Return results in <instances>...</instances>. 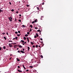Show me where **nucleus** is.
Wrapping results in <instances>:
<instances>
[{"label": "nucleus", "instance_id": "obj_25", "mask_svg": "<svg viewBox=\"0 0 73 73\" xmlns=\"http://www.w3.org/2000/svg\"><path fill=\"white\" fill-rule=\"evenodd\" d=\"M27 34L28 35H29V32H27Z\"/></svg>", "mask_w": 73, "mask_h": 73}, {"label": "nucleus", "instance_id": "obj_2", "mask_svg": "<svg viewBox=\"0 0 73 73\" xmlns=\"http://www.w3.org/2000/svg\"><path fill=\"white\" fill-rule=\"evenodd\" d=\"M9 45L10 47H12V44H11V43L9 44Z\"/></svg>", "mask_w": 73, "mask_h": 73}, {"label": "nucleus", "instance_id": "obj_63", "mask_svg": "<svg viewBox=\"0 0 73 73\" xmlns=\"http://www.w3.org/2000/svg\"><path fill=\"white\" fill-rule=\"evenodd\" d=\"M20 3V1H19V3Z\"/></svg>", "mask_w": 73, "mask_h": 73}, {"label": "nucleus", "instance_id": "obj_3", "mask_svg": "<svg viewBox=\"0 0 73 73\" xmlns=\"http://www.w3.org/2000/svg\"><path fill=\"white\" fill-rule=\"evenodd\" d=\"M20 52L22 53H25V51H23L20 50Z\"/></svg>", "mask_w": 73, "mask_h": 73}, {"label": "nucleus", "instance_id": "obj_62", "mask_svg": "<svg viewBox=\"0 0 73 73\" xmlns=\"http://www.w3.org/2000/svg\"><path fill=\"white\" fill-rule=\"evenodd\" d=\"M42 17H42H41V18L42 19Z\"/></svg>", "mask_w": 73, "mask_h": 73}, {"label": "nucleus", "instance_id": "obj_1", "mask_svg": "<svg viewBox=\"0 0 73 73\" xmlns=\"http://www.w3.org/2000/svg\"><path fill=\"white\" fill-rule=\"evenodd\" d=\"M9 21H12V18L11 17V16L10 17H9Z\"/></svg>", "mask_w": 73, "mask_h": 73}, {"label": "nucleus", "instance_id": "obj_36", "mask_svg": "<svg viewBox=\"0 0 73 73\" xmlns=\"http://www.w3.org/2000/svg\"><path fill=\"white\" fill-rule=\"evenodd\" d=\"M18 33H20V31H18Z\"/></svg>", "mask_w": 73, "mask_h": 73}, {"label": "nucleus", "instance_id": "obj_34", "mask_svg": "<svg viewBox=\"0 0 73 73\" xmlns=\"http://www.w3.org/2000/svg\"><path fill=\"white\" fill-rule=\"evenodd\" d=\"M15 34H17V32H15Z\"/></svg>", "mask_w": 73, "mask_h": 73}, {"label": "nucleus", "instance_id": "obj_38", "mask_svg": "<svg viewBox=\"0 0 73 73\" xmlns=\"http://www.w3.org/2000/svg\"><path fill=\"white\" fill-rule=\"evenodd\" d=\"M44 3L43 2L42 4V5H44Z\"/></svg>", "mask_w": 73, "mask_h": 73}, {"label": "nucleus", "instance_id": "obj_46", "mask_svg": "<svg viewBox=\"0 0 73 73\" xmlns=\"http://www.w3.org/2000/svg\"><path fill=\"white\" fill-rule=\"evenodd\" d=\"M18 68H20V66H18Z\"/></svg>", "mask_w": 73, "mask_h": 73}, {"label": "nucleus", "instance_id": "obj_24", "mask_svg": "<svg viewBox=\"0 0 73 73\" xmlns=\"http://www.w3.org/2000/svg\"><path fill=\"white\" fill-rule=\"evenodd\" d=\"M31 44H32V45H33V43L31 42Z\"/></svg>", "mask_w": 73, "mask_h": 73}, {"label": "nucleus", "instance_id": "obj_40", "mask_svg": "<svg viewBox=\"0 0 73 73\" xmlns=\"http://www.w3.org/2000/svg\"><path fill=\"white\" fill-rule=\"evenodd\" d=\"M38 45H36V47L38 48Z\"/></svg>", "mask_w": 73, "mask_h": 73}, {"label": "nucleus", "instance_id": "obj_43", "mask_svg": "<svg viewBox=\"0 0 73 73\" xmlns=\"http://www.w3.org/2000/svg\"><path fill=\"white\" fill-rule=\"evenodd\" d=\"M9 4H10V5H11V2H9Z\"/></svg>", "mask_w": 73, "mask_h": 73}, {"label": "nucleus", "instance_id": "obj_12", "mask_svg": "<svg viewBox=\"0 0 73 73\" xmlns=\"http://www.w3.org/2000/svg\"><path fill=\"white\" fill-rule=\"evenodd\" d=\"M37 32H41V31H40V30H37Z\"/></svg>", "mask_w": 73, "mask_h": 73}, {"label": "nucleus", "instance_id": "obj_45", "mask_svg": "<svg viewBox=\"0 0 73 73\" xmlns=\"http://www.w3.org/2000/svg\"><path fill=\"white\" fill-rule=\"evenodd\" d=\"M9 42H12V41H9Z\"/></svg>", "mask_w": 73, "mask_h": 73}, {"label": "nucleus", "instance_id": "obj_26", "mask_svg": "<svg viewBox=\"0 0 73 73\" xmlns=\"http://www.w3.org/2000/svg\"><path fill=\"white\" fill-rule=\"evenodd\" d=\"M29 67H30V68H33V66H30Z\"/></svg>", "mask_w": 73, "mask_h": 73}, {"label": "nucleus", "instance_id": "obj_33", "mask_svg": "<svg viewBox=\"0 0 73 73\" xmlns=\"http://www.w3.org/2000/svg\"><path fill=\"white\" fill-rule=\"evenodd\" d=\"M18 21H19V22H21V20L20 19H19V20H18Z\"/></svg>", "mask_w": 73, "mask_h": 73}, {"label": "nucleus", "instance_id": "obj_32", "mask_svg": "<svg viewBox=\"0 0 73 73\" xmlns=\"http://www.w3.org/2000/svg\"><path fill=\"white\" fill-rule=\"evenodd\" d=\"M36 21H37V20L36 19L35 20V21H34L35 22H36Z\"/></svg>", "mask_w": 73, "mask_h": 73}, {"label": "nucleus", "instance_id": "obj_52", "mask_svg": "<svg viewBox=\"0 0 73 73\" xmlns=\"http://www.w3.org/2000/svg\"><path fill=\"white\" fill-rule=\"evenodd\" d=\"M40 40H42V38H40Z\"/></svg>", "mask_w": 73, "mask_h": 73}, {"label": "nucleus", "instance_id": "obj_4", "mask_svg": "<svg viewBox=\"0 0 73 73\" xmlns=\"http://www.w3.org/2000/svg\"><path fill=\"white\" fill-rule=\"evenodd\" d=\"M18 47H19V48H22V46L20 45H18Z\"/></svg>", "mask_w": 73, "mask_h": 73}, {"label": "nucleus", "instance_id": "obj_58", "mask_svg": "<svg viewBox=\"0 0 73 73\" xmlns=\"http://www.w3.org/2000/svg\"><path fill=\"white\" fill-rule=\"evenodd\" d=\"M38 46L39 47H40V46Z\"/></svg>", "mask_w": 73, "mask_h": 73}, {"label": "nucleus", "instance_id": "obj_48", "mask_svg": "<svg viewBox=\"0 0 73 73\" xmlns=\"http://www.w3.org/2000/svg\"><path fill=\"white\" fill-rule=\"evenodd\" d=\"M35 47V46H34V45H33V48H34V47Z\"/></svg>", "mask_w": 73, "mask_h": 73}, {"label": "nucleus", "instance_id": "obj_57", "mask_svg": "<svg viewBox=\"0 0 73 73\" xmlns=\"http://www.w3.org/2000/svg\"><path fill=\"white\" fill-rule=\"evenodd\" d=\"M22 45H25V43L22 44Z\"/></svg>", "mask_w": 73, "mask_h": 73}, {"label": "nucleus", "instance_id": "obj_28", "mask_svg": "<svg viewBox=\"0 0 73 73\" xmlns=\"http://www.w3.org/2000/svg\"><path fill=\"white\" fill-rule=\"evenodd\" d=\"M27 7H29V5H27Z\"/></svg>", "mask_w": 73, "mask_h": 73}, {"label": "nucleus", "instance_id": "obj_10", "mask_svg": "<svg viewBox=\"0 0 73 73\" xmlns=\"http://www.w3.org/2000/svg\"><path fill=\"white\" fill-rule=\"evenodd\" d=\"M37 62V63H38V64L40 63V62L38 61H37V62Z\"/></svg>", "mask_w": 73, "mask_h": 73}, {"label": "nucleus", "instance_id": "obj_31", "mask_svg": "<svg viewBox=\"0 0 73 73\" xmlns=\"http://www.w3.org/2000/svg\"><path fill=\"white\" fill-rule=\"evenodd\" d=\"M11 11H12V12L14 11V10H13V9L11 10Z\"/></svg>", "mask_w": 73, "mask_h": 73}, {"label": "nucleus", "instance_id": "obj_17", "mask_svg": "<svg viewBox=\"0 0 73 73\" xmlns=\"http://www.w3.org/2000/svg\"><path fill=\"white\" fill-rule=\"evenodd\" d=\"M26 37H24V39L25 40H26Z\"/></svg>", "mask_w": 73, "mask_h": 73}, {"label": "nucleus", "instance_id": "obj_14", "mask_svg": "<svg viewBox=\"0 0 73 73\" xmlns=\"http://www.w3.org/2000/svg\"><path fill=\"white\" fill-rule=\"evenodd\" d=\"M29 26L30 27H31V28H32V27H33V26H32V25H30Z\"/></svg>", "mask_w": 73, "mask_h": 73}, {"label": "nucleus", "instance_id": "obj_7", "mask_svg": "<svg viewBox=\"0 0 73 73\" xmlns=\"http://www.w3.org/2000/svg\"><path fill=\"white\" fill-rule=\"evenodd\" d=\"M3 49H6V46H3Z\"/></svg>", "mask_w": 73, "mask_h": 73}, {"label": "nucleus", "instance_id": "obj_41", "mask_svg": "<svg viewBox=\"0 0 73 73\" xmlns=\"http://www.w3.org/2000/svg\"><path fill=\"white\" fill-rule=\"evenodd\" d=\"M35 29H37V27H34Z\"/></svg>", "mask_w": 73, "mask_h": 73}, {"label": "nucleus", "instance_id": "obj_30", "mask_svg": "<svg viewBox=\"0 0 73 73\" xmlns=\"http://www.w3.org/2000/svg\"><path fill=\"white\" fill-rule=\"evenodd\" d=\"M17 35L18 36V37L20 36V35H19L18 34H17Z\"/></svg>", "mask_w": 73, "mask_h": 73}, {"label": "nucleus", "instance_id": "obj_19", "mask_svg": "<svg viewBox=\"0 0 73 73\" xmlns=\"http://www.w3.org/2000/svg\"><path fill=\"white\" fill-rule=\"evenodd\" d=\"M4 40H6V38L5 37H4Z\"/></svg>", "mask_w": 73, "mask_h": 73}, {"label": "nucleus", "instance_id": "obj_37", "mask_svg": "<svg viewBox=\"0 0 73 73\" xmlns=\"http://www.w3.org/2000/svg\"><path fill=\"white\" fill-rule=\"evenodd\" d=\"M22 27H25V25H22Z\"/></svg>", "mask_w": 73, "mask_h": 73}, {"label": "nucleus", "instance_id": "obj_9", "mask_svg": "<svg viewBox=\"0 0 73 73\" xmlns=\"http://www.w3.org/2000/svg\"><path fill=\"white\" fill-rule=\"evenodd\" d=\"M27 48H28V51H29V49H30V48H29V47L28 46L27 47Z\"/></svg>", "mask_w": 73, "mask_h": 73}, {"label": "nucleus", "instance_id": "obj_27", "mask_svg": "<svg viewBox=\"0 0 73 73\" xmlns=\"http://www.w3.org/2000/svg\"><path fill=\"white\" fill-rule=\"evenodd\" d=\"M15 39L17 40V37H15Z\"/></svg>", "mask_w": 73, "mask_h": 73}, {"label": "nucleus", "instance_id": "obj_5", "mask_svg": "<svg viewBox=\"0 0 73 73\" xmlns=\"http://www.w3.org/2000/svg\"><path fill=\"white\" fill-rule=\"evenodd\" d=\"M17 45H14V48H15V47H17Z\"/></svg>", "mask_w": 73, "mask_h": 73}, {"label": "nucleus", "instance_id": "obj_44", "mask_svg": "<svg viewBox=\"0 0 73 73\" xmlns=\"http://www.w3.org/2000/svg\"><path fill=\"white\" fill-rule=\"evenodd\" d=\"M12 58L11 57V58H9V60H11V58Z\"/></svg>", "mask_w": 73, "mask_h": 73}, {"label": "nucleus", "instance_id": "obj_50", "mask_svg": "<svg viewBox=\"0 0 73 73\" xmlns=\"http://www.w3.org/2000/svg\"><path fill=\"white\" fill-rule=\"evenodd\" d=\"M37 9L38 10H39V8H38V7H37Z\"/></svg>", "mask_w": 73, "mask_h": 73}, {"label": "nucleus", "instance_id": "obj_47", "mask_svg": "<svg viewBox=\"0 0 73 73\" xmlns=\"http://www.w3.org/2000/svg\"><path fill=\"white\" fill-rule=\"evenodd\" d=\"M1 47H0V51H1Z\"/></svg>", "mask_w": 73, "mask_h": 73}, {"label": "nucleus", "instance_id": "obj_53", "mask_svg": "<svg viewBox=\"0 0 73 73\" xmlns=\"http://www.w3.org/2000/svg\"><path fill=\"white\" fill-rule=\"evenodd\" d=\"M27 72H28L29 71V70H27L26 71Z\"/></svg>", "mask_w": 73, "mask_h": 73}, {"label": "nucleus", "instance_id": "obj_15", "mask_svg": "<svg viewBox=\"0 0 73 73\" xmlns=\"http://www.w3.org/2000/svg\"><path fill=\"white\" fill-rule=\"evenodd\" d=\"M3 12V10H2L1 9H0V13Z\"/></svg>", "mask_w": 73, "mask_h": 73}, {"label": "nucleus", "instance_id": "obj_21", "mask_svg": "<svg viewBox=\"0 0 73 73\" xmlns=\"http://www.w3.org/2000/svg\"><path fill=\"white\" fill-rule=\"evenodd\" d=\"M21 42H22V43H24V41L23 40H21Z\"/></svg>", "mask_w": 73, "mask_h": 73}, {"label": "nucleus", "instance_id": "obj_8", "mask_svg": "<svg viewBox=\"0 0 73 73\" xmlns=\"http://www.w3.org/2000/svg\"><path fill=\"white\" fill-rule=\"evenodd\" d=\"M16 59L17 60V61H20V59H19L18 58H16Z\"/></svg>", "mask_w": 73, "mask_h": 73}, {"label": "nucleus", "instance_id": "obj_39", "mask_svg": "<svg viewBox=\"0 0 73 73\" xmlns=\"http://www.w3.org/2000/svg\"><path fill=\"white\" fill-rule=\"evenodd\" d=\"M36 37H37L36 36H34V38H36Z\"/></svg>", "mask_w": 73, "mask_h": 73}, {"label": "nucleus", "instance_id": "obj_35", "mask_svg": "<svg viewBox=\"0 0 73 73\" xmlns=\"http://www.w3.org/2000/svg\"><path fill=\"white\" fill-rule=\"evenodd\" d=\"M20 50H18V52L20 53Z\"/></svg>", "mask_w": 73, "mask_h": 73}, {"label": "nucleus", "instance_id": "obj_49", "mask_svg": "<svg viewBox=\"0 0 73 73\" xmlns=\"http://www.w3.org/2000/svg\"><path fill=\"white\" fill-rule=\"evenodd\" d=\"M7 33V35H9V34H8V33Z\"/></svg>", "mask_w": 73, "mask_h": 73}, {"label": "nucleus", "instance_id": "obj_55", "mask_svg": "<svg viewBox=\"0 0 73 73\" xmlns=\"http://www.w3.org/2000/svg\"><path fill=\"white\" fill-rule=\"evenodd\" d=\"M15 38H13V40H15Z\"/></svg>", "mask_w": 73, "mask_h": 73}, {"label": "nucleus", "instance_id": "obj_16", "mask_svg": "<svg viewBox=\"0 0 73 73\" xmlns=\"http://www.w3.org/2000/svg\"><path fill=\"white\" fill-rule=\"evenodd\" d=\"M25 37H27V36H28V35L27 34V35H25Z\"/></svg>", "mask_w": 73, "mask_h": 73}, {"label": "nucleus", "instance_id": "obj_60", "mask_svg": "<svg viewBox=\"0 0 73 73\" xmlns=\"http://www.w3.org/2000/svg\"><path fill=\"white\" fill-rule=\"evenodd\" d=\"M3 8H0V9H2Z\"/></svg>", "mask_w": 73, "mask_h": 73}, {"label": "nucleus", "instance_id": "obj_13", "mask_svg": "<svg viewBox=\"0 0 73 73\" xmlns=\"http://www.w3.org/2000/svg\"><path fill=\"white\" fill-rule=\"evenodd\" d=\"M27 41L28 42H29V38H28V37L27 38Z\"/></svg>", "mask_w": 73, "mask_h": 73}, {"label": "nucleus", "instance_id": "obj_51", "mask_svg": "<svg viewBox=\"0 0 73 73\" xmlns=\"http://www.w3.org/2000/svg\"><path fill=\"white\" fill-rule=\"evenodd\" d=\"M16 13H17V14L18 13V11L16 12Z\"/></svg>", "mask_w": 73, "mask_h": 73}, {"label": "nucleus", "instance_id": "obj_61", "mask_svg": "<svg viewBox=\"0 0 73 73\" xmlns=\"http://www.w3.org/2000/svg\"><path fill=\"white\" fill-rule=\"evenodd\" d=\"M26 42H25V44H26Z\"/></svg>", "mask_w": 73, "mask_h": 73}, {"label": "nucleus", "instance_id": "obj_20", "mask_svg": "<svg viewBox=\"0 0 73 73\" xmlns=\"http://www.w3.org/2000/svg\"><path fill=\"white\" fill-rule=\"evenodd\" d=\"M36 36H37V37H38V34L36 33Z\"/></svg>", "mask_w": 73, "mask_h": 73}, {"label": "nucleus", "instance_id": "obj_11", "mask_svg": "<svg viewBox=\"0 0 73 73\" xmlns=\"http://www.w3.org/2000/svg\"><path fill=\"white\" fill-rule=\"evenodd\" d=\"M18 72H22V71H20V70H18Z\"/></svg>", "mask_w": 73, "mask_h": 73}, {"label": "nucleus", "instance_id": "obj_6", "mask_svg": "<svg viewBox=\"0 0 73 73\" xmlns=\"http://www.w3.org/2000/svg\"><path fill=\"white\" fill-rule=\"evenodd\" d=\"M22 66H23L24 69H25V70H26V68H25V66H24V65H22Z\"/></svg>", "mask_w": 73, "mask_h": 73}, {"label": "nucleus", "instance_id": "obj_59", "mask_svg": "<svg viewBox=\"0 0 73 73\" xmlns=\"http://www.w3.org/2000/svg\"><path fill=\"white\" fill-rule=\"evenodd\" d=\"M18 49H19V48H17V50H18Z\"/></svg>", "mask_w": 73, "mask_h": 73}, {"label": "nucleus", "instance_id": "obj_22", "mask_svg": "<svg viewBox=\"0 0 73 73\" xmlns=\"http://www.w3.org/2000/svg\"><path fill=\"white\" fill-rule=\"evenodd\" d=\"M35 23H36V22L33 21L32 22V24H33Z\"/></svg>", "mask_w": 73, "mask_h": 73}, {"label": "nucleus", "instance_id": "obj_42", "mask_svg": "<svg viewBox=\"0 0 73 73\" xmlns=\"http://www.w3.org/2000/svg\"><path fill=\"white\" fill-rule=\"evenodd\" d=\"M31 29H30V30L29 31V32H31Z\"/></svg>", "mask_w": 73, "mask_h": 73}, {"label": "nucleus", "instance_id": "obj_64", "mask_svg": "<svg viewBox=\"0 0 73 73\" xmlns=\"http://www.w3.org/2000/svg\"><path fill=\"white\" fill-rule=\"evenodd\" d=\"M40 20H42V18H40Z\"/></svg>", "mask_w": 73, "mask_h": 73}, {"label": "nucleus", "instance_id": "obj_56", "mask_svg": "<svg viewBox=\"0 0 73 73\" xmlns=\"http://www.w3.org/2000/svg\"><path fill=\"white\" fill-rule=\"evenodd\" d=\"M19 16H21V15L20 14L19 15Z\"/></svg>", "mask_w": 73, "mask_h": 73}, {"label": "nucleus", "instance_id": "obj_23", "mask_svg": "<svg viewBox=\"0 0 73 73\" xmlns=\"http://www.w3.org/2000/svg\"><path fill=\"white\" fill-rule=\"evenodd\" d=\"M2 34L3 35H4L5 34V33H2Z\"/></svg>", "mask_w": 73, "mask_h": 73}, {"label": "nucleus", "instance_id": "obj_54", "mask_svg": "<svg viewBox=\"0 0 73 73\" xmlns=\"http://www.w3.org/2000/svg\"><path fill=\"white\" fill-rule=\"evenodd\" d=\"M23 50V51H25V49L23 48V50Z\"/></svg>", "mask_w": 73, "mask_h": 73}, {"label": "nucleus", "instance_id": "obj_29", "mask_svg": "<svg viewBox=\"0 0 73 73\" xmlns=\"http://www.w3.org/2000/svg\"><path fill=\"white\" fill-rule=\"evenodd\" d=\"M40 57H41V58H42L43 57L42 55H40Z\"/></svg>", "mask_w": 73, "mask_h": 73}, {"label": "nucleus", "instance_id": "obj_18", "mask_svg": "<svg viewBox=\"0 0 73 73\" xmlns=\"http://www.w3.org/2000/svg\"><path fill=\"white\" fill-rule=\"evenodd\" d=\"M11 44H16V43H12Z\"/></svg>", "mask_w": 73, "mask_h": 73}]
</instances>
